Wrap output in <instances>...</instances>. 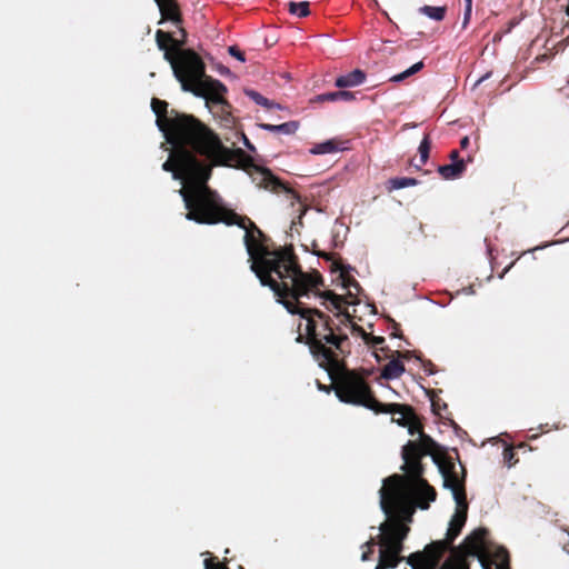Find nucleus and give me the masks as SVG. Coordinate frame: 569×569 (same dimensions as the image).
Masks as SVG:
<instances>
[{"label":"nucleus","instance_id":"nucleus-1","mask_svg":"<svg viewBox=\"0 0 569 569\" xmlns=\"http://www.w3.org/2000/svg\"><path fill=\"white\" fill-rule=\"evenodd\" d=\"M173 150L162 169L172 172L176 180H182L178 191L187 209L186 218L197 221L217 191L208 186L214 166L234 167L244 170L259 187L272 192L284 191L293 200L300 201V194L289 188L271 170L254 163L251 156L242 149H229L212 130L200 131L192 140L166 137Z\"/></svg>","mask_w":569,"mask_h":569},{"label":"nucleus","instance_id":"nucleus-2","mask_svg":"<svg viewBox=\"0 0 569 569\" xmlns=\"http://www.w3.org/2000/svg\"><path fill=\"white\" fill-rule=\"evenodd\" d=\"M200 224L224 223L244 230L243 242L251 262L250 269L262 286L269 287L283 307L287 302L305 306L300 299L323 284L318 271L303 272L292 246L270 249V238L247 216H240L222 204L220 196L213 198L197 219Z\"/></svg>","mask_w":569,"mask_h":569},{"label":"nucleus","instance_id":"nucleus-3","mask_svg":"<svg viewBox=\"0 0 569 569\" xmlns=\"http://www.w3.org/2000/svg\"><path fill=\"white\" fill-rule=\"evenodd\" d=\"M284 308L289 313L306 320V332L299 333L296 341L308 346L313 359L328 372L332 389L341 402L365 407L377 415L409 411L401 403H382L377 400L366 379L347 368L343 357L349 353L346 349L348 335L339 326L333 327L323 311L293 302L284 303Z\"/></svg>","mask_w":569,"mask_h":569},{"label":"nucleus","instance_id":"nucleus-4","mask_svg":"<svg viewBox=\"0 0 569 569\" xmlns=\"http://www.w3.org/2000/svg\"><path fill=\"white\" fill-rule=\"evenodd\" d=\"M173 23L179 29L180 38H173L170 32L158 29L156 42L158 48L163 51V58L170 63L182 90L204 98L207 103L228 106L223 98L227 92L226 86L206 74L204 63L198 53L192 49H183L187 43V31L181 26L182 20Z\"/></svg>","mask_w":569,"mask_h":569},{"label":"nucleus","instance_id":"nucleus-5","mask_svg":"<svg viewBox=\"0 0 569 569\" xmlns=\"http://www.w3.org/2000/svg\"><path fill=\"white\" fill-rule=\"evenodd\" d=\"M380 508L387 519L379 526V559L375 569H393L405 560L403 542L410 532L409 522L419 508L427 510L435 500L380 488Z\"/></svg>","mask_w":569,"mask_h":569},{"label":"nucleus","instance_id":"nucleus-6","mask_svg":"<svg viewBox=\"0 0 569 569\" xmlns=\"http://www.w3.org/2000/svg\"><path fill=\"white\" fill-rule=\"evenodd\" d=\"M409 408V411H400L399 415L403 416V422L399 421L402 427H408L411 436L419 435L418 441H408L402 448L403 465L401 469L403 475L395 473L383 480L381 488H387L388 491L405 493L428 498L429 500L437 499L436 489L428 483L423 478L425 467L421 462L423 456L430 455L433 461H437V452L441 450L440 446L428 435L425 433L421 422L418 420L412 407L402 405ZM396 415L397 412H391Z\"/></svg>","mask_w":569,"mask_h":569},{"label":"nucleus","instance_id":"nucleus-7","mask_svg":"<svg viewBox=\"0 0 569 569\" xmlns=\"http://www.w3.org/2000/svg\"><path fill=\"white\" fill-rule=\"evenodd\" d=\"M488 536L487 528L475 529L458 548L452 549V553L441 565L443 556L431 543L405 559L412 569H470L469 557L478 558L483 569H510L508 550L505 547L493 548Z\"/></svg>","mask_w":569,"mask_h":569},{"label":"nucleus","instance_id":"nucleus-8","mask_svg":"<svg viewBox=\"0 0 569 569\" xmlns=\"http://www.w3.org/2000/svg\"><path fill=\"white\" fill-rule=\"evenodd\" d=\"M152 111L157 116V126L166 137L176 139H194L200 131L211 130L199 119L191 114L179 113L176 110L168 112V102L158 98L151 100Z\"/></svg>","mask_w":569,"mask_h":569},{"label":"nucleus","instance_id":"nucleus-9","mask_svg":"<svg viewBox=\"0 0 569 569\" xmlns=\"http://www.w3.org/2000/svg\"><path fill=\"white\" fill-rule=\"evenodd\" d=\"M316 295L323 299L322 306L328 311H337L335 313V317L338 319L339 323H336L329 315L328 317L331 319L333 327L339 326L341 331L345 332L342 326H347V322H351V315L348 312L347 309H343V306L357 303L356 300H352L353 293L349 291L347 296H340L331 290H327L318 291ZM325 315L327 316V313Z\"/></svg>","mask_w":569,"mask_h":569},{"label":"nucleus","instance_id":"nucleus-10","mask_svg":"<svg viewBox=\"0 0 569 569\" xmlns=\"http://www.w3.org/2000/svg\"><path fill=\"white\" fill-rule=\"evenodd\" d=\"M468 516V502H456V511L450 519L449 528L446 533V538L442 540H437L431 542V547L438 549L443 556L446 551H450L452 553L453 541L461 533L462 528L466 525Z\"/></svg>","mask_w":569,"mask_h":569},{"label":"nucleus","instance_id":"nucleus-11","mask_svg":"<svg viewBox=\"0 0 569 569\" xmlns=\"http://www.w3.org/2000/svg\"><path fill=\"white\" fill-rule=\"evenodd\" d=\"M439 452H437V461H435L439 466V470L443 478L445 488L449 489L452 492L453 499L456 502H468L467 493H466V469L462 468V477H459L456 472V466L451 460H447L445 462H440Z\"/></svg>","mask_w":569,"mask_h":569},{"label":"nucleus","instance_id":"nucleus-12","mask_svg":"<svg viewBox=\"0 0 569 569\" xmlns=\"http://www.w3.org/2000/svg\"><path fill=\"white\" fill-rule=\"evenodd\" d=\"M316 254L318 257H321L323 259H326L327 261H330L331 264H330V271L331 272H337L339 271L340 272V278L342 280V286L347 289H356L357 291H359L361 288H360V284L358 283V281L349 274V270L351 269L350 267H346L343 266L339 260H336L333 258V254L332 253H327L325 251H317Z\"/></svg>","mask_w":569,"mask_h":569},{"label":"nucleus","instance_id":"nucleus-13","mask_svg":"<svg viewBox=\"0 0 569 569\" xmlns=\"http://www.w3.org/2000/svg\"><path fill=\"white\" fill-rule=\"evenodd\" d=\"M159 7L161 13L160 23L164 20H170L172 22L181 21V12L178 6L177 0H154Z\"/></svg>","mask_w":569,"mask_h":569},{"label":"nucleus","instance_id":"nucleus-14","mask_svg":"<svg viewBox=\"0 0 569 569\" xmlns=\"http://www.w3.org/2000/svg\"><path fill=\"white\" fill-rule=\"evenodd\" d=\"M365 80L366 73L360 69H355L348 74L338 77L335 81V86L338 88L356 87L363 83Z\"/></svg>","mask_w":569,"mask_h":569},{"label":"nucleus","instance_id":"nucleus-15","mask_svg":"<svg viewBox=\"0 0 569 569\" xmlns=\"http://www.w3.org/2000/svg\"><path fill=\"white\" fill-rule=\"evenodd\" d=\"M466 170L465 160H457L456 162H451L449 164H443L438 168L439 174L445 180H453L459 178Z\"/></svg>","mask_w":569,"mask_h":569},{"label":"nucleus","instance_id":"nucleus-16","mask_svg":"<svg viewBox=\"0 0 569 569\" xmlns=\"http://www.w3.org/2000/svg\"><path fill=\"white\" fill-rule=\"evenodd\" d=\"M259 127L266 131L281 134H295L299 128L298 121H288L281 124L260 123Z\"/></svg>","mask_w":569,"mask_h":569},{"label":"nucleus","instance_id":"nucleus-17","mask_svg":"<svg viewBox=\"0 0 569 569\" xmlns=\"http://www.w3.org/2000/svg\"><path fill=\"white\" fill-rule=\"evenodd\" d=\"M403 372V363L399 359H392L383 367L381 377L387 380H392L399 378Z\"/></svg>","mask_w":569,"mask_h":569},{"label":"nucleus","instance_id":"nucleus-18","mask_svg":"<svg viewBox=\"0 0 569 569\" xmlns=\"http://www.w3.org/2000/svg\"><path fill=\"white\" fill-rule=\"evenodd\" d=\"M419 12L432 20L442 21L446 17L447 7L423 6L419 8Z\"/></svg>","mask_w":569,"mask_h":569},{"label":"nucleus","instance_id":"nucleus-19","mask_svg":"<svg viewBox=\"0 0 569 569\" xmlns=\"http://www.w3.org/2000/svg\"><path fill=\"white\" fill-rule=\"evenodd\" d=\"M287 7H288V11L291 14H295L299 18H305L310 14V10H309L310 3L308 1H301V2L290 1V2H288Z\"/></svg>","mask_w":569,"mask_h":569},{"label":"nucleus","instance_id":"nucleus-20","mask_svg":"<svg viewBox=\"0 0 569 569\" xmlns=\"http://www.w3.org/2000/svg\"><path fill=\"white\" fill-rule=\"evenodd\" d=\"M339 150V144L335 140H328L321 143L316 144L310 151L313 154H326L333 153Z\"/></svg>","mask_w":569,"mask_h":569},{"label":"nucleus","instance_id":"nucleus-21","mask_svg":"<svg viewBox=\"0 0 569 569\" xmlns=\"http://www.w3.org/2000/svg\"><path fill=\"white\" fill-rule=\"evenodd\" d=\"M422 68H423V61H419V62L415 63L413 66H411L409 69H407L398 74L392 76L389 80L392 82L403 81L407 78L419 72Z\"/></svg>","mask_w":569,"mask_h":569},{"label":"nucleus","instance_id":"nucleus-22","mask_svg":"<svg viewBox=\"0 0 569 569\" xmlns=\"http://www.w3.org/2000/svg\"><path fill=\"white\" fill-rule=\"evenodd\" d=\"M388 183H389L390 190H398V189L416 186L418 183V181L415 178L400 177V178L390 179Z\"/></svg>","mask_w":569,"mask_h":569},{"label":"nucleus","instance_id":"nucleus-23","mask_svg":"<svg viewBox=\"0 0 569 569\" xmlns=\"http://www.w3.org/2000/svg\"><path fill=\"white\" fill-rule=\"evenodd\" d=\"M246 94L259 106L266 107L268 109H271L273 107L279 108V104L270 101L269 99H267L266 97H263L254 90H246Z\"/></svg>","mask_w":569,"mask_h":569},{"label":"nucleus","instance_id":"nucleus-24","mask_svg":"<svg viewBox=\"0 0 569 569\" xmlns=\"http://www.w3.org/2000/svg\"><path fill=\"white\" fill-rule=\"evenodd\" d=\"M430 149H431V141H430L429 136L427 134L421 140L419 149H418L419 154H420V163L416 164L417 168H419L420 166H423L428 161Z\"/></svg>","mask_w":569,"mask_h":569},{"label":"nucleus","instance_id":"nucleus-25","mask_svg":"<svg viewBox=\"0 0 569 569\" xmlns=\"http://www.w3.org/2000/svg\"><path fill=\"white\" fill-rule=\"evenodd\" d=\"M376 545H379L378 541L375 538H370L368 541H366L361 548L365 549L361 555L362 561H368L371 559V556L373 553V548Z\"/></svg>","mask_w":569,"mask_h":569},{"label":"nucleus","instance_id":"nucleus-26","mask_svg":"<svg viewBox=\"0 0 569 569\" xmlns=\"http://www.w3.org/2000/svg\"><path fill=\"white\" fill-rule=\"evenodd\" d=\"M311 101L318 103L338 101L337 91L318 94Z\"/></svg>","mask_w":569,"mask_h":569},{"label":"nucleus","instance_id":"nucleus-27","mask_svg":"<svg viewBox=\"0 0 569 569\" xmlns=\"http://www.w3.org/2000/svg\"><path fill=\"white\" fill-rule=\"evenodd\" d=\"M503 460L509 467L513 466L518 461L516 459V452L512 447L505 448Z\"/></svg>","mask_w":569,"mask_h":569},{"label":"nucleus","instance_id":"nucleus-28","mask_svg":"<svg viewBox=\"0 0 569 569\" xmlns=\"http://www.w3.org/2000/svg\"><path fill=\"white\" fill-rule=\"evenodd\" d=\"M367 345L373 347V348H377L378 346L382 345L385 342V338L383 337H378V336H372V335H369L368 336H365V340H363Z\"/></svg>","mask_w":569,"mask_h":569},{"label":"nucleus","instance_id":"nucleus-29","mask_svg":"<svg viewBox=\"0 0 569 569\" xmlns=\"http://www.w3.org/2000/svg\"><path fill=\"white\" fill-rule=\"evenodd\" d=\"M228 52L230 53V56L238 59L239 61H241V62L246 61L244 52L241 51L237 46H230L228 48Z\"/></svg>","mask_w":569,"mask_h":569},{"label":"nucleus","instance_id":"nucleus-30","mask_svg":"<svg viewBox=\"0 0 569 569\" xmlns=\"http://www.w3.org/2000/svg\"><path fill=\"white\" fill-rule=\"evenodd\" d=\"M206 569H229L226 562H214L212 559L204 560Z\"/></svg>","mask_w":569,"mask_h":569},{"label":"nucleus","instance_id":"nucleus-31","mask_svg":"<svg viewBox=\"0 0 569 569\" xmlns=\"http://www.w3.org/2000/svg\"><path fill=\"white\" fill-rule=\"evenodd\" d=\"M337 96H338V101L339 100H343V101H352L356 99L355 97V93L351 92V91H346V90H339L337 91Z\"/></svg>","mask_w":569,"mask_h":569},{"label":"nucleus","instance_id":"nucleus-32","mask_svg":"<svg viewBox=\"0 0 569 569\" xmlns=\"http://www.w3.org/2000/svg\"><path fill=\"white\" fill-rule=\"evenodd\" d=\"M350 323H351L352 331L359 333L362 337V339L365 340V336H368V333L363 330V328L356 323H352V321Z\"/></svg>","mask_w":569,"mask_h":569},{"label":"nucleus","instance_id":"nucleus-33","mask_svg":"<svg viewBox=\"0 0 569 569\" xmlns=\"http://www.w3.org/2000/svg\"><path fill=\"white\" fill-rule=\"evenodd\" d=\"M451 162H456L457 160H461L459 157V152L457 150H452L449 156Z\"/></svg>","mask_w":569,"mask_h":569},{"label":"nucleus","instance_id":"nucleus-34","mask_svg":"<svg viewBox=\"0 0 569 569\" xmlns=\"http://www.w3.org/2000/svg\"><path fill=\"white\" fill-rule=\"evenodd\" d=\"M469 143H470L469 138H468V137H463V138L460 140V148H461V149H466V148H468Z\"/></svg>","mask_w":569,"mask_h":569},{"label":"nucleus","instance_id":"nucleus-35","mask_svg":"<svg viewBox=\"0 0 569 569\" xmlns=\"http://www.w3.org/2000/svg\"><path fill=\"white\" fill-rule=\"evenodd\" d=\"M243 141H244V146L249 149V150H254V147L251 144V142L248 140V138L243 134Z\"/></svg>","mask_w":569,"mask_h":569},{"label":"nucleus","instance_id":"nucleus-36","mask_svg":"<svg viewBox=\"0 0 569 569\" xmlns=\"http://www.w3.org/2000/svg\"><path fill=\"white\" fill-rule=\"evenodd\" d=\"M466 1V10H467V14L471 11V3H472V0H465Z\"/></svg>","mask_w":569,"mask_h":569},{"label":"nucleus","instance_id":"nucleus-37","mask_svg":"<svg viewBox=\"0 0 569 569\" xmlns=\"http://www.w3.org/2000/svg\"><path fill=\"white\" fill-rule=\"evenodd\" d=\"M319 389L320 390H323L326 392H329L331 389H332V385L327 387V386H322V385H319Z\"/></svg>","mask_w":569,"mask_h":569},{"label":"nucleus","instance_id":"nucleus-38","mask_svg":"<svg viewBox=\"0 0 569 569\" xmlns=\"http://www.w3.org/2000/svg\"><path fill=\"white\" fill-rule=\"evenodd\" d=\"M397 355H398V357L407 359L409 357V351H406V352L397 351Z\"/></svg>","mask_w":569,"mask_h":569},{"label":"nucleus","instance_id":"nucleus-39","mask_svg":"<svg viewBox=\"0 0 569 569\" xmlns=\"http://www.w3.org/2000/svg\"><path fill=\"white\" fill-rule=\"evenodd\" d=\"M490 76V73H487L486 76L479 78V80L477 81V83H480L482 82L485 79H487L488 77Z\"/></svg>","mask_w":569,"mask_h":569},{"label":"nucleus","instance_id":"nucleus-40","mask_svg":"<svg viewBox=\"0 0 569 569\" xmlns=\"http://www.w3.org/2000/svg\"><path fill=\"white\" fill-rule=\"evenodd\" d=\"M432 408H433V411L437 412V402L436 401H432Z\"/></svg>","mask_w":569,"mask_h":569},{"label":"nucleus","instance_id":"nucleus-41","mask_svg":"<svg viewBox=\"0 0 569 569\" xmlns=\"http://www.w3.org/2000/svg\"><path fill=\"white\" fill-rule=\"evenodd\" d=\"M396 421H397L398 423H399V421H402V422H403V421H405V420H403V416L401 415V417H400L399 419H397Z\"/></svg>","mask_w":569,"mask_h":569},{"label":"nucleus","instance_id":"nucleus-42","mask_svg":"<svg viewBox=\"0 0 569 569\" xmlns=\"http://www.w3.org/2000/svg\"><path fill=\"white\" fill-rule=\"evenodd\" d=\"M567 97H569V93H567Z\"/></svg>","mask_w":569,"mask_h":569}]
</instances>
